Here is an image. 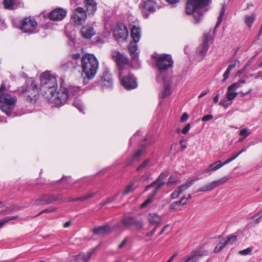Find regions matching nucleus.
Instances as JSON below:
<instances>
[{
	"label": "nucleus",
	"mask_w": 262,
	"mask_h": 262,
	"mask_svg": "<svg viewBox=\"0 0 262 262\" xmlns=\"http://www.w3.org/2000/svg\"><path fill=\"white\" fill-rule=\"evenodd\" d=\"M236 156H235L234 155H233L231 157H230V158L227 159L225 161H224V162H223V164H224V166L230 163L231 162H232V161L234 160L235 159H236Z\"/></svg>",
	"instance_id": "0e129e2a"
},
{
	"label": "nucleus",
	"mask_w": 262,
	"mask_h": 262,
	"mask_svg": "<svg viewBox=\"0 0 262 262\" xmlns=\"http://www.w3.org/2000/svg\"><path fill=\"white\" fill-rule=\"evenodd\" d=\"M209 0H186L185 12L188 14H192L195 21L199 23L203 17V8L206 7Z\"/></svg>",
	"instance_id": "39448f33"
},
{
	"label": "nucleus",
	"mask_w": 262,
	"mask_h": 262,
	"mask_svg": "<svg viewBox=\"0 0 262 262\" xmlns=\"http://www.w3.org/2000/svg\"><path fill=\"white\" fill-rule=\"evenodd\" d=\"M230 72H231V71H230L229 69H228L227 68L225 72L224 73V75H223L224 78L222 80V83L225 82L226 81V80L228 78L230 73Z\"/></svg>",
	"instance_id": "6e6d98bb"
},
{
	"label": "nucleus",
	"mask_w": 262,
	"mask_h": 262,
	"mask_svg": "<svg viewBox=\"0 0 262 262\" xmlns=\"http://www.w3.org/2000/svg\"><path fill=\"white\" fill-rule=\"evenodd\" d=\"M149 159H146L143 161V162L140 165V166L137 168V171H141L143 169L146 168L149 162Z\"/></svg>",
	"instance_id": "c03bdc74"
},
{
	"label": "nucleus",
	"mask_w": 262,
	"mask_h": 262,
	"mask_svg": "<svg viewBox=\"0 0 262 262\" xmlns=\"http://www.w3.org/2000/svg\"><path fill=\"white\" fill-rule=\"evenodd\" d=\"M59 199L53 194H44L40 198L36 200L34 203L35 205H42L44 204H50Z\"/></svg>",
	"instance_id": "a211bd4d"
},
{
	"label": "nucleus",
	"mask_w": 262,
	"mask_h": 262,
	"mask_svg": "<svg viewBox=\"0 0 262 262\" xmlns=\"http://www.w3.org/2000/svg\"><path fill=\"white\" fill-rule=\"evenodd\" d=\"M98 83L102 88H111L113 85V80L110 71L106 69L103 72Z\"/></svg>",
	"instance_id": "2eb2a0df"
},
{
	"label": "nucleus",
	"mask_w": 262,
	"mask_h": 262,
	"mask_svg": "<svg viewBox=\"0 0 262 262\" xmlns=\"http://www.w3.org/2000/svg\"><path fill=\"white\" fill-rule=\"evenodd\" d=\"M236 61H232L230 62V64L228 66L227 69H229L230 71H232L233 69H234L236 66Z\"/></svg>",
	"instance_id": "e2e57ef3"
},
{
	"label": "nucleus",
	"mask_w": 262,
	"mask_h": 262,
	"mask_svg": "<svg viewBox=\"0 0 262 262\" xmlns=\"http://www.w3.org/2000/svg\"><path fill=\"white\" fill-rule=\"evenodd\" d=\"M82 36L86 39H91L95 34L93 27L90 25H85L81 28Z\"/></svg>",
	"instance_id": "aec40b11"
},
{
	"label": "nucleus",
	"mask_w": 262,
	"mask_h": 262,
	"mask_svg": "<svg viewBox=\"0 0 262 262\" xmlns=\"http://www.w3.org/2000/svg\"><path fill=\"white\" fill-rule=\"evenodd\" d=\"M99 246L92 248L88 251L86 254L82 253L76 255V259L77 262H87L91 256L92 254L95 251Z\"/></svg>",
	"instance_id": "4be33fe9"
},
{
	"label": "nucleus",
	"mask_w": 262,
	"mask_h": 262,
	"mask_svg": "<svg viewBox=\"0 0 262 262\" xmlns=\"http://www.w3.org/2000/svg\"><path fill=\"white\" fill-rule=\"evenodd\" d=\"M208 42L209 37L207 34H205L202 44L197 48L196 53L198 55L203 57L206 55L209 47Z\"/></svg>",
	"instance_id": "6ab92c4d"
},
{
	"label": "nucleus",
	"mask_w": 262,
	"mask_h": 262,
	"mask_svg": "<svg viewBox=\"0 0 262 262\" xmlns=\"http://www.w3.org/2000/svg\"><path fill=\"white\" fill-rule=\"evenodd\" d=\"M199 258L196 257V255L193 253L192 254L189 255L184 259L183 260L180 262H198Z\"/></svg>",
	"instance_id": "f704fd0d"
},
{
	"label": "nucleus",
	"mask_w": 262,
	"mask_h": 262,
	"mask_svg": "<svg viewBox=\"0 0 262 262\" xmlns=\"http://www.w3.org/2000/svg\"><path fill=\"white\" fill-rule=\"evenodd\" d=\"M182 201H176L173 202L170 204L169 206V209L170 210H173L175 211H179L181 210V205Z\"/></svg>",
	"instance_id": "473e14b6"
},
{
	"label": "nucleus",
	"mask_w": 262,
	"mask_h": 262,
	"mask_svg": "<svg viewBox=\"0 0 262 262\" xmlns=\"http://www.w3.org/2000/svg\"><path fill=\"white\" fill-rule=\"evenodd\" d=\"M255 19V15L252 14L251 15H246L245 16V23L249 28H251L252 24Z\"/></svg>",
	"instance_id": "72a5a7b5"
},
{
	"label": "nucleus",
	"mask_w": 262,
	"mask_h": 262,
	"mask_svg": "<svg viewBox=\"0 0 262 262\" xmlns=\"http://www.w3.org/2000/svg\"><path fill=\"white\" fill-rule=\"evenodd\" d=\"M130 33L133 41L138 42L141 35L140 28L134 26L131 29Z\"/></svg>",
	"instance_id": "a878e982"
},
{
	"label": "nucleus",
	"mask_w": 262,
	"mask_h": 262,
	"mask_svg": "<svg viewBox=\"0 0 262 262\" xmlns=\"http://www.w3.org/2000/svg\"><path fill=\"white\" fill-rule=\"evenodd\" d=\"M156 66L159 71L158 78L161 75L166 72L169 68L172 67L173 61L170 54H162L155 57Z\"/></svg>",
	"instance_id": "0eeeda50"
},
{
	"label": "nucleus",
	"mask_w": 262,
	"mask_h": 262,
	"mask_svg": "<svg viewBox=\"0 0 262 262\" xmlns=\"http://www.w3.org/2000/svg\"><path fill=\"white\" fill-rule=\"evenodd\" d=\"M199 180V178L197 177H195L194 178H190L188 179L185 183L179 186L178 187L179 190L181 193L188 188L190 187L193 184L194 181H198Z\"/></svg>",
	"instance_id": "bb28decb"
},
{
	"label": "nucleus",
	"mask_w": 262,
	"mask_h": 262,
	"mask_svg": "<svg viewBox=\"0 0 262 262\" xmlns=\"http://www.w3.org/2000/svg\"><path fill=\"white\" fill-rule=\"evenodd\" d=\"M120 224L125 229H129L134 227L136 229L140 230L143 228V222L133 216H124L120 221Z\"/></svg>",
	"instance_id": "9b49d317"
},
{
	"label": "nucleus",
	"mask_w": 262,
	"mask_h": 262,
	"mask_svg": "<svg viewBox=\"0 0 262 262\" xmlns=\"http://www.w3.org/2000/svg\"><path fill=\"white\" fill-rule=\"evenodd\" d=\"M224 13H225V10L224 8H222V10L221 12V13L218 17V19H217V23L215 25V28H214V31H215V29L216 28H217L221 25L223 19V17H224Z\"/></svg>",
	"instance_id": "a19ab883"
},
{
	"label": "nucleus",
	"mask_w": 262,
	"mask_h": 262,
	"mask_svg": "<svg viewBox=\"0 0 262 262\" xmlns=\"http://www.w3.org/2000/svg\"><path fill=\"white\" fill-rule=\"evenodd\" d=\"M137 42H131L128 46V50L130 52V55L133 59H135L137 57L138 55L136 52L137 50Z\"/></svg>",
	"instance_id": "7c9ffc66"
},
{
	"label": "nucleus",
	"mask_w": 262,
	"mask_h": 262,
	"mask_svg": "<svg viewBox=\"0 0 262 262\" xmlns=\"http://www.w3.org/2000/svg\"><path fill=\"white\" fill-rule=\"evenodd\" d=\"M87 18L86 11L81 7L76 8L71 15V19L74 23L78 26L81 25Z\"/></svg>",
	"instance_id": "f8f14e48"
},
{
	"label": "nucleus",
	"mask_w": 262,
	"mask_h": 262,
	"mask_svg": "<svg viewBox=\"0 0 262 262\" xmlns=\"http://www.w3.org/2000/svg\"><path fill=\"white\" fill-rule=\"evenodd\" d=\"M228 178L227 177L222 178L218 180L214 181V182H216V187L219 185L224 184L227 180Z\"/></svg>",
	"instance_id": "864d4df0"
},
{
	"label": "nucleus",
	"mask_w": 262,
	"mask_h": 262,
	"mask_svg": "<svg viewBox=\"0 0 262 262\" xmlns=\"http://www.w3.org/2000/svg\"><path fill=\"white\" fill-rule=\"evenodd\" d=\"M162 185L163 183H161L158 187H156L153 192L149 195L148 199L141 205V207H145L152 201L154 197L156 194L159 190L162 187Z\"/></svg>",
	"instance_id": "c85d7f7f"
},
{
	"label": "nucleus",
	"mask_w": 262,
	"mask_h": 262,
	"mask_svg": "<svg viewBox=\"0 0 262 262\" xmlns=\"http://www.w3.org/2000/svg\"><path fill=\"white\" fill-rule=\"evenodd\" d=\"M181 194V192L178 190H174L171 194V198L172 199H175L179 197L180 194Z\"/></svg>",
	"instance_id": "4d7b16f0"
},
{
	"label": "nucleus",
	"mask_w": 262,
	"mask_h": 262,
	"mask_svg": "<svg viewBox=\"0 0 262 262\" xmlns=\"http://www.w3.org/2000/svg\"><path fill=\"white\" fill-rule=\"evenodd\" d=\"M118 75L122 86L126 90H131L137 88V79L129 70L119 72Z\"/></svg>",
	"instance_id": "6e6552de"
},
{
	"label": "nucleus",
	"mask_w": 262,
	"mask_h": 262,
	"mask_svg": "<svg viewBox=\"0 0 262 262\" xmlns=\"http://www.w3.org/2000/svg\"><path fill=\"white\" fill-rule=\"evenodd\" d=\"M252 250V248L251 247H248L247 249L239 251L238 253L242 255H247L250 254Z\"/></svg>",
	"instance_id": "3c124183"
},
{
	"label": "nucleus",
	"mask_w": 262,
	"mask_h": 262,
	"mask_svg": "<svg viewBox=\"0 0 262 262\" xmlns=\"http://www.w3.org/2000/svg\"><path fill=\"white\" fill-rule=\"evenodd\" d=\"M140 8L143 16L147 18L151 13L155 11V2L152 0H143Z\"/></svg>",
	"instance_id": "dca6fc26"
},
{
	"label": "nucleus",
	"mask_w": 262,
	"mask_h": 262,
	"mask_svg": "<svg viewBox=\"0 0 262 262\" xmlns=\"http://www.w3.org/2000/svg\"><path fill=\"white\" fill-rule=\"evenodd\" d=\"M191 125L190 123H188L186 125V126L183 128L182 130V133L183 134H186L190 128Z\"/></svg>",
	"instance_id": "680f3d73"
},
{
	"label": "nucleus",
	"mask_w": 262,
	"mask_h": 262,
	"mask_svg": "<svg viewBox=\"0 0 262 262\" xmlns=\"http://www.w3.org/2000/svg\"><path fill=\"white\" fill-rule=\"evenodd\" d=\"M171 84L169 81L164 80L163 82V90L162 91L160 97L162 99L169 97L171 94Z\"/></svg>",
	"instance_id": "b1692460"
},
{
	"label": "nucleus",
	"mask_w": 262,
	"mask_h": 262,
	"mask_svg": "<svg viewBox=\"0 0 262 262\" xmlns=\"http://www.w3.org/2000/svg\"><path fill=\"white\" fill-rule=\"evenodd\" d=\"M81 1L82 0H71V3L74 7H76L77 5H80Z\"/></svg>",
	"instance_id": "774afa93"
},
{
	"label": "nucleus",
	"mask_w": 262,
	"mask_h": 262,
	"mask_svg": "<svg viewBox=\"0 0 262 262\" xmlns=\"http://www.w3.org/2000/svg\"><path fill=\"white\" fill-rule=\"evenodd\" d=\"M142 152V149H139L137 151H136L134 156H133L132 158L129 160V162L128 164V165L132 163V162L134 161L138 160L140 159V157L141 156Z\"/></svg>",
	"instance_id": "4c0bfd02"
},
{
	"label": "nucleus",
	"mask_w": 262,
	"mask_h": 262,
	"mask_svg": "<svg viewBox=\"0 0 262 262\" xmlns=\"http://www.w3.org/2000/svg\"><path fill=\"white\" fill-rule=\"evenodd\" d=\"M194 254L196 255V257L199 258V257L202 256H206L208 254V252L207 251H199L194 252Z\"/></svg>",
	"instance_id": "5fc2aeb1"
},
{
	"label": "nucleus",
	"mask_w": 262,
	"mask_h": 262,
	"mask_svg": "<svg viewBox=\"0 0 262 262\" xmlns=\"http://www.w3.org/2000/svg\"><path fill=\"white\" fill-rule=\"evenodd\" d=\"M6 87L2 83L0 85V108L8 116L11 114L17 102V98L5 92Z\"/></svg>",
	"instance_id": "423d86ee"
},
{
	"label": "nucleus",
	"mask_w": 262,
	"mask_h": 262,
	"mask_svg": "<svg viewBox=\"0 0 262 262\" xmlns=\"http://www.w3.org/2000/svg\"><path fill=\"white\" fill-rule=\"evenodd\" d=\"M177 182V178L173 176H170L167 182V185L170 186L173 184H175Z\"/></svg>",
	"instance_id": "09e8293b"
},
{
	"label": "nucleus",
	"mask_w": 262,
	"mask_h": 262,
	"mask_svg": "<svg viewBox=\"0 0 262 262\" xmlns=\"http://www.w3.org/2000/svg\"><path fill=\"white\" fill-rule=\"evenodd\" d=\"M41 90L47 95V97L52 100L56 97L57 82L55 77L49 72L43 73L40 76Z\"/></svg>",
	"instance_id": "20e7f679"
},
{
	"label": "nucleus",
	"mask_w": 262,
	"mask_h": 262,
	"mask_svg": "<svg viewBox=\"0 0 262 262\" xmlns=\"http://www.w3.org/2000/svg\"><path fill=\"white\" fill-rule=\"evenodd\" d=\"M213 118V115H212L211 114H208V115L204 116L203 117H202V121L203 122H206V121H207L212 119Z\"/></svg>",
	"instance_id": "052dcab7"
},
{
	"label": "nucleus",
	"mask_w": 262,
	"mask_h": 262,
	"mask_svg": "<svg viewBox=\"0 0 262 262\" xmlns=\"http://www.w3.org/2000/svg\"><path fill=\"white\" fill-rule=\"evenodd\" d=\"M227 245L225 242L219 243L214 248V252L215 253L221 252Z\"/></svg>",
	"instance_id": "79ce46f5"
},
{
	"label": "nucleus",
	"mask_w": 262,
	"mask_h": 262,
	"mask_svg": "<svg viewBox=\"0 0 262 262\" xmlns=\"http://www.w3.org/2000/svg\"><path fill=\"white\" fill-rule=\"evenodd\" d=\"M191 198V195L188 194L187 197H185V196L181 198V199L179 201H182L181 205L183 206L187 204V201L189 199Z\"/></svg>",
	"instance_id": "13d9d810"
},
{
	"label": "nucleus",
	"mask_w": 262,
	"mask_h": 262,
	"mask_svg": "<svg viewBox=\"0 0 262 262\" xmlns=\"http://www.w3.org/2000/svg\"><path fill=\"white\" fill-rule=\"evenodd\" d=\"M235 91L230 85L228 88L226 93V97L228 100L232 101L237 96L238 93Z\"/></svg>",
	"instance_id": "2f4dec72"
},
{
	"label": "nucleus",
	"mask_w": 262,
	"mask_h": 262,
	"mask_svg": "<svg viewBox=\"0 0 262 262\" xmlns=\"http://www.w3.org/2000/svg\"><path fill=\"white\" fill-rule=\"evenodd\" d=\"M15 0H4L3 4L5 8L11 10L13 8Z\"/></svg>",
	"instance_id": "e433bc0d"
},
{
	"label": "nucleus",
	"mask_w": 262,
	"mask_h": 262,
	"mask_svg": "<svg viewBox=\"0 0 262 262\" xmlns=\"http://www.w3.org/2000/svg\"><path fill=\"white\" fill-rule=\"evenodd\" d=\"M80 92V88L74 85H69L67 87H62L56 94V97L53 99L55 104L59 106L67 101L68 99L75 98L72 105L80 112L84 113L83 105L80 99L77 98Z\"/></svg>",
	"instance_id": "f257e3e1"
},
{
	"label": "nucleus",
	"mask_w": 262,
	"mask_h": 262,
	"mask_svg": "<svg viewBox=\"0 0 262 262\" xmlns=\"http://www.w3.org/2000/svg\"><path fill=\"white\" fill-rule=\"evenodd\" d=\"M250 135V133L248 132L247 128H243L239 132V135L246 138Z\"/></svg>",
	"instance_id": "de8ad7c7"
},
{
	"label": "nucleus",
	"mask_w": 262,
	"mask_h": 262,
	"mask_svg": "<svg viewBox=\"0 0 262 262\" xmlns=\"http://www.w3.org/2000/svg\"><path fill=\"white\" fill-rule=\"evenodd\" d=\"M112 57L116 62L119 72L126 71L125 66L128 64V59L119 52L114 51L112 53Z\"/></svg>",
	"instance_id": "4468645a"
},
{
	"label": "nucleus",
	"mask_w": 262,
	"mask_h": 262,
	"mask_svg": "<svg viewBox=\"0 0 262 262\" xmlns=\"http://www.w3.org/2000/svg\"><path fill=\"white\" fill-rule=\"evenodd\" d=\"M17 91L29 103H35L39 97L38 86L32 78L27 79L24 85L17 88Z\"/></svg>",
	"instance_id": "f03ea898"
},
{
	"label": "nucleus",
	"mask_w": 262,
	"mask_h": 262,
	"mask_svg": "<svg viewBox=\"0 0 262 262\" xmlns=\"http://www.w3.org/2000/svg\"><path fill=\"white\" fill-rule=\"evenodd\" d=\"M148 221L150 224H155V227H160L162 224V217L156 213H150Z\"/></svg>",
	"instance_id": "393cba45"
},
{
	"label": "nucleus",
	"mask_w": 262,
	"mask_h": 262,
	"mask_svg": "<svg viewBox=\"0 0 262 262\" xmlns=\"http://www.w3.org/2000/svg\"><path fill=\"white\" fill-rule=\"evenodd\" d=\"M113 229L108 225L99 226L92 229L94 234L96 235H103L111 232Z\"/></svg>",
	"instance_id": "5701e85b"
},
{
	"label": "nucleus",
	"mask_w": 262,
	"mask_h": 262,
	"mask_svg": "<svg viewBox=\"0 0 262 262\" xmlns=\"http://www.w3.org/2000/svg\"><path fill=\"white\" fill-rule=\"evenodd\" d=\"M17 218V216H7L0 220V228L2 227L5 224Z\"/></svg>",
	"instance_id": "ea45409f"
},
{
	"label": "nucleus",
	"mask_w": 262,
	"mask_h": 262,
	"mask_svg": "<svg viewBox=\"0 0 262 262\" xmlns=\"http://www.w3.org/2000/svg\"><path fill=\"white\" fill-rule=\"evenodd\" d=\"M55 210V208H53V209H45L43 210H42L41 212H40L38 214H37L36 216H35L34 217H36V216H38L39 215H40V214L43 213H51V212H53L54 210Z\"/></svg>",
	"instance_id": "bf43d9fd"
},
{
	"label": "nucleus",
	"mask_w": 262,
	"mask_h": 262,
	"mask_svg": "<svg viewBox=\"0 0 262 262\" xmlns=\"http://www.w3.org/2000/svg\"><path fill=\"white\" fill-rule=\"evenodd\" d=\"M115 38L117 40H125L128 35L127 27L123 23H118L113 31Z\"/></svg>",
	"instance_id": "ddd939ff"
},
{
	"label": "nucleus",
	"mask_w": 262,
	"mask_h": 262,
	"mask_svg": "<svg viewBox=\"0 0 262 262\" xmlns=\"http://www.w3.org/2000/svg\"><path fill=\"white\" fill-rule=\"evenodd\" d=\"M168 176V172L165 171L160 173L158 179L156 180L158 183V185L157 187H158L159 185L161 183H163L162 186L165 184V182L163 180Z\"/></svg>",
	"instance_id": "c9c22d12"
},
{
	"label": "nucleus",
	"mask_w": 262,
	"mask_h": 262,
	"mask_svg": "<svg viewBox=\"0 0 262 262\" xmlns=\"http://www.w3.org/2000/svg\"><path fill=\"white\" fill-rule=\"evenodd\" d=\"M67 10L62 8H57L52 11L49 15L50 20L60 21L62 20L67 15Z\"/></svg>",
	"instance_id": "f3484780"
},
{
	"label": "nucleus",
	"mask_w": 262,
	"mask_h": 262,
	"mask_svg": "<svg viewBox=\"0 0 262 262\" xmlns=\"http://www.w3.org/2000/svg\"><path fill=\"white\" fill-rule=\"evenodd\" d=\"M17 218V216H7L0 220V228L2 227L5 224Z\"/></svg>",
	"instance_id": "58836bf2"
},
{
	"label": "nucleus",
	"mask_w": 262,
	"mask_h": 262,
	"mask_svg": "<svg viewBox=\"0 0 262 262\" xmlns=\"http://www.w3.org/2000/svg\"><path fill=\"white\" fill-rule=\"evenodd\" d=\"M83 3L89 15H94L97 10L96 2L94 0H84Z\"/></svg>",
	"instance_id": "412c9836"
},
{
	"label": "nucleus",
	"mask_w": 262,
	"mask_h": 262,
	"mask_svg": "<svg viewBox=\"0 0 262 262\" xmlns=\"http://www.w3.org/2000/svg\"><path fill=\"white\" fill-rule=\"evenodd\" d=\"M11 210L10 209L8 208H4V209H3L1 210L0 211V213L1 214H9L11 213Z\"/></svg>",
	"instance_id": "338daca9"
},
{
	"label": "nucleus",
	"mask_w": 262,
	"mask_h": 262,
	"mask_svg": "<svg viewBox=\"0 0 262 262\" xmlns=\"http://www.w3.org/2000/svg\"><path fill=\"white\" fill-rule=\"evenodd\" d=\"M80 60L82 73L88 80L93 79L99 67L96 57L93 54H85L81 58Z\"/></svg>",
	"instance_id": "7ed1b4c3"
},
{
	"label": "nucleus",
	"mask_w": 262,
	"mask_h": 262,
	"mask_svg": "<svg viewBox=\"0 0 262 262\" xmlns=\"http://www.w3.org/2000/svg\"><path fill=\"white\" fill-rule=\"evenodd\" d=\"M188 118L189 116L188 114L186 113H184L181 118V121L182 122H185L188 119Z\"/></svg>",
	"instance_id": "69168bd1"
},
{
	"label": "nucleus",
	"mask_w": 262,
	"mask_h": 262,
	"mask_svg": "<svg viewBox=\"0 0 262 262\" xmlns=\"http://www.w3.org/2000/svg\"><path fill=\"white\" fill-rule=\"evenodd\" d=\"M216 182L212 181L206 185L200 188L196 192L210 191L216 187Z\"/></svg>",
	"instance_id": "c756f323"
},
{
	"label": "nucleus",
	"mask_w": 262,
	"mask_h": 262,
	"mask_svg": "<svg viewBox=\"0 0 262 262\" xmlns=\"http://www.w3.org/2000/svg\"><path fill=\"white\" fill-rule=\"evenodd\" d=\"M246 83V81L244 80H239L237 82H235L230 86L235 90H236L238 88L242 86V84H245Z\"/></svg>",
	"instance_id": "37998d69"
},
{
	"label": "nucleus",
	"mask_w": 262,
	"mask_h": 262,
	"mask_svg": "<svg viewBox=\"0 0 262 262\" xmlns=\"http://www.w3.org/2000/svg\"><path fill=\"white\" fill-rule=\"evenodd\" d=\"M254 221L257 223H259L262 219V210L257 212L252 217Z\"/></svg>",
	"instance_id": "a18cd8bd"
},
{
	"label": "nucleus",
	"mask_w": 262,
	"mask_h": 262,
	"mask_svg": "<svg viewBox=\"0 0 262 262\" xmlns=\"http://www.w3.org/2000/svg\"><path fill=\"white\" fill-rule=\"evenodd\" d=\"M135 188L134 187V184L133 183L129 184L125 189L123 191V194L126 195L129 192L134 191Z\"/></svg>",
	"instance_id": "49530a36"
},
{
	"label": "nucleus",
	"mask_w": 262,
	"mask_h": 262,
	"mask_svg": "<svg viewBox=\"0 0 262 262\" xmlns=\"http://www.w3.org/2000/svg\"><path fill=\"white\" fill-rule=\"evenodd\" d=\"M229 100L228 99H223L220 101L219 104L225 108H227L231 104V102H229Z\"/></svg>",
	"instance_id": "8fccbe9b"
},
{
	"label": "nucleus",
	"mask_w": 262,
	"mask_h": 262,
	"mask_svg": "<svg viewBox=\"0 0 262 262\" xmlns=\"http://www.w3.org/2000/svg\"><path fill=\"white\" fill-rule=\"evenodd\" d=\"M236 235H231L227 237L226 241L225 242L227 245L229 244L230 242H234L236 240Z\"/></svg>",
	"instance_id": "603ef678"
},
{
	"label": "nucleus",
	"mask_w": 262,
	"mask_h": 262,
	"mask_svg": "<svg viewBox=\"0 0 262 262\" xmlns=\"http://www.w3.org/2000/svg\"><path fill=\"white\" fill-rule=\"evenodd\" d=\"M37 23L35 19L32 16L23 18L19 23L18 28L25 33H35Z\"/></svg>",
	"instance_id": "1a4fd4ad"
},
{
	"label": "nucleus",
	"mask_w": 262,
	"mask_h": 262,
	"mask_svg": "<svg viewBox=\"0 0 262 262\" xmlns=\"http://www.w3.org/2000/svg\"><path fill=\"white\" fill-rule=\"evenodd\" d=\"M224 166L223 163L220 160L216 161L211 164L207 168L204 170V172L208 173L214 171Z\"/></svg>",
	"instance_id": "cd10ccee"
},
{
	"label": "nucleus",
	"mask_w": 262,
	"mask_h": 262,
	"mask_svg": "<svg viewBox=\"0 0 262 262\" xmlns=\"http://www.w3.org/2000/svg\"><path fill=\"white\" fill-rule=\"evenodd\" d=\"M81 57L79 53L70 54L66 61H63L60 64L61 69L63 71H72L79 66L78 60Z\"/></svg>",
	"instance_id": "9d476101"
}]
</instances>
